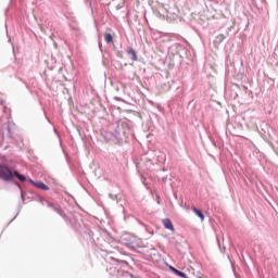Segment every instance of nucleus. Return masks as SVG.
Here are the masks:
<instances>
[{
    "label": "nucleus",
    "instance_id": "1",
    "mask_svg": "<svg viewBox=\"0 0 278 278\" xmlns=\"http://www.w3.org/2000/svg\"><path fill=\"white\" fill-rule=\"evenodd\" d=\"M14 176H16L20 181H27V177L24 175L18 174V172L12 173V169H10L8 165L0 164V179H3V181H12Z\"/></svg>",
    "mask_w": 278,
    "mask_h": 278
},
{
    "label": "nucleus",
    "instance_id": "5",
    "mask_svg": "<svg viewBox=\"0 0 278 278\" xmlns=\"http://www.w3.org/2000/svg\"><path fill=\"white\" fill-rule=\"evenodd\" d=\"M193 212H194V214H197V216H198L202 222L205 220V216L203 215V213L201 212V210H199V208H197V207H193Z\"/></svg>",
    "mask_w": 278,
    "mask_h": 278
},
{
    "label": "nucleus",
    "instance_id": "4",
    "mask_svg": "<svg viewBox=\"0 0 278 278\" xmlns=\"http://www.w3.org/2000/svg\"><path fill=\"white\" fill-rule=\"evenodd\" d=\"M31 184H34V186H36V188H39V190H46V191L49 190V186H47L42 181L35 182L34 180H31Z\"/></svg>",
    "mask_w": 278,
    "mask_h": 278
},
{
    "label": "nucleus",
    "instance_id": "2",
    "mask_svg": "<svg viewBox=\"0 0 278 278\" xmlns=\"http://www.w3.org/2000/svg\"><path fill=\"white\" fill-rule=\"evenodd\" d=\"M163 226L165 229H169V231H175V226H173V222L169 218L163 219Z\"/></svg>",
    "mask_w": 278,
    "mask_h": 278
},
{
    "label": "nucleus",
    "instance_id": "3",
    "mask_svg": "<svg viewBox=\"0 0 278 278\" xmlns=\"http://www.w3.org/2000/svg\"><path fill=\"white\" fill-rule=\"evenodd\" d=\"M127 54L130 55V60H132V62H138V53H136V50H134V48H129L127 50Z\"/></svg>",
    "mask_w": 278,
    "mask_h": 278
},
{
    "label": "nucleus",
    "instance_id": "10",
    "mask_svg": "<svg viewBox=\"0 0 278 278\" xmlns=\"http://www.w3.org/2000/svg\"><path fill=\"white\" fill-rule=\"evenodd\" d=\"M220 40H223V35L219 36Z\"/></svg>",
    "mask_w": 278,
    "mask_h": 278
},
{
    "label": "nucleus",
    "instance_id": "8",
    "mask_svg": "<svg viewBox=\"0 0 278 278\" xmlns=\"http://www.w3.org/2000/svg\"><path fill=\"white\" fill-rule=\"evenodd\" d=\"M176 275H178V277H181V278H188V275H186L182 271H176Z\"/></svg>",
    "mask_w": 278,
    "mask_h": 278
},
{
    "label": "nucleus",
    "instance_id": "9",
    "mask_svg": "<svg viewBox=\"0 0 278 278\" xmlns=\"http://www.w3.org/2000/svg\"><path fill=\"white\" fill-rule=\"evenodd\" d=\"M172 270L175 273V275H177V273H179V269L172 268Z\"/></svg>",
    "mask_w": 278,
    "mask_h": 278
},
{
    "label": "nucleus",
    "instance_id": "11",
    "mask_svg": "<svg viewBox=\"0 0 278 278\" xmlns=\"http://www.w3.org/2000/svg\"><path fill=\"white\" fill-rule=\"evenodd\" d=\"M199 278H202V277H199Z\"/></svg>",
    "mask_w": 278,
    "mask_h": 278
},
{
    "label": "nucleus",
    "instance_id": "6",
    "mask_svg": "<svg viewBox=\"0 0 278 278\" xmlns=\"http://www.w3.org/2000/svg\"><path fill=\"white\" fill-rule=\"evenodd\" d=\"M104 40H105V42H108V45H110V43L114 42V37H112V34L106 33L104 35Z\"/></svg>",
    "mask_w": 278,
    "mask_h": 278
},
{
    "label": "nucleus",
    "instance_id": "7",
    "mask_svg": "<svg viewBox=\"0 0 278 278\" xmlns=\"http://www.w3.org/2000/svg\"><path fill=\"white\" fill-rule=\"evenodd\" d=\"M40 203H46V204H48V207H55V206H53V203H51V202H49V201H47V200H45V199H42V198H40Z\"/></svg>",
    "mask_w": 278,
    "mask_h": 278
}]
</instances>
